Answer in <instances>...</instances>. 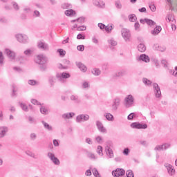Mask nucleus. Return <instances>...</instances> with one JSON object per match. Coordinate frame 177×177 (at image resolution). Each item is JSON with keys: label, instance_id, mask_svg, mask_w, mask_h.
Masks as SVG:
<instances>
[{"label": "nucleus", "instance_id": "f257e3e1", "mask_svg": "<svg viewBox=\"0 0 177 177\" xmlns=\"http://www.w3.org/2000/svg\"><path fill=\"white\" fill-rule=\"evenodd\" d=\"M133 100L134 99L132 95H127L124 100V107H126L127 109H129V107H132V106L133 105Z\"/></svg>", "mask_w": 177, "mask_h": 177}, {"label": "nucleus", "instance_id": "f03ea898", "mask_svg": "<svg viewBox=\"0 0 177 177\" xmlns=\"http://www.w3.org/2000/svg\"><path fill=\"white\" fill-rule=\"evenodd\" d=\"M15 38L20 44H27L28 42V37L24 34H17L15 35Z\"/></svg>", "mask_w": 177, "mask_h": 177}, {"label": "nucleus", "instance_id": "7ed1b4c3", "mask_svg": "<svg viewBox=\"0 0 177 177\" xmlns=\"http://www.w3.org/2000/svg\"><path fill=\"white\" fill-rule=\"evenodd\" d=\"M89 120V115L80 114L76 117V122L81 124V122H85V121Z\"/></svg>", "mask_w": 177, "mask_h": 177}, {"label": "nucleus", "instance_id": "20e7f679", "mask_svg": "<svg viewBox=\"0 0 177 177\" xmlns=\"http://www.w3.org/2000/svg\"><path fill=\"white\" fill-rule=\"evenodd\" d=\"M47 62L48 58H46L44 55H37L35 59V62L37 64H46Z\"/></svg>", "mask_w": 177, "mask_h": 177}, {"label": "nucleus", "instance_id": "39448f33", "mask_svg": "<svg viewBox=\"0 0 177 177\" xmlns=\"http://www.w3.org/2000/svg\"><path fill=\"white\" fill-rule=\"evenodd\" d=\"M131 127L133 129H147V124H142V123H139V122H133V123H131Z\"/></svg>", "mask_w": 177, "mask_h": 177}, {"label": "nucleus", "instance_id": "423d86ee", "mask_svg": "<svg viewBox=\"0 0 177 177\" xmlns=\"http://www.w3.org/2000/svg\"><path fill=\"white\" fill-rule=\"evenodd\" d=\"M122 37L124 38V41H130L131 39V32L129 30L123 28L122 29Z\"/></svg>", "mask_w": 177, "mask_h": 177}, {"label": "nucleus", "instance_id": "0eeeda50", "mask_svg": "<svg viewBox=\"0 0 177 177\" xmlns=\"http://www.w3.org/2000/svg\"><path fill=\"white\" fill-rule=\"evenodd\" d=\"M112 175L115 177L124 176L125 175V170L124 169H116L112 171Z\"/></svg>", "mask_w": 177, "mask_h": 177}, {"label": "nucleus", "instance_id": "6e6552de", "mask_svg": "<svg viewBox=\"0 0 177 177\" xmlns=\"http://www.w3.org/2000/svg\"><path fill=\"white\" fill-rule=\"evenodd\" d=\"M7 132H9V128L6 126H0V139L5 138Z\"/></svg>", "mask_w": 177, "mask_h": 177}, {"label": "nucleus", "instance_id": "1a4fd4ad", "mask_svg": "<svg viewBox=\"0 0 177 177\" xmlns=\"http://www.w3.org/2000/svg\"><path fill=\"white\" fill-rule=\"evenodd\" d=\"M138 62H145V63H150V57L146 54H142L137 57Z\"/></svg>", "mask_w": 177, "mask_h": 177}, {"label": "nucleus", "instance_id": "9d476101", "mask_svg": "<svg viewBox=\"0 0 177 177\" xmlns=\"http://www.w3.org/2000/svg\"><path fill=\"white\" fill-rule=\"evenodd\" d=\"M8 59L13 62V60H15L16 59V53L15 52L10 50V49L6 48L5 50Z\"/></svg>", "mask_w": 177, "mask_h": 177}, {"label": "nucleus", "instance_id": "9b49d317", "mask_svg": "<svg viewBox=\"0 0 177 177\" xmlns=\"http://www.w3.org/2000/svg\"><path fill=\"white\" fill-rule=\"evenodd\" d=\"M56 78L59 80V81H63V80L70 78V73H57Z\"/></svg>", "mask_w": 177, "mask_h": 177}, {"label": "nucleus", "instance_id": "f8f14e48", "mask_svg": "<svg viewBox=\"0 0 177 177\" xmlns=\"http://www.w3.org/2000/svg\"><path fill=\"white\" fill-rule=\"evenodd\" d=\"M165 167L167 168L169 175H171V176L175 175V169L174 168V166L169 163H165Z\"/></svg>", "mask_w": 177, "mask_h": 177}, {"label": "nucleus", "instance_id": "ddd939ff", "mask_svg": "<svg viewBox=\"0 0 177 177\" xmlns=\"http://www.w3.org/2000/svg\"><path fill=\"white\" fill-rule=\"evenodd\" d=\"M96 127L100 132H102V133H106L107 132V130L104 128V126H103V123L99 120L96 121Z\"/></svg>", "mask_w": 177, "mask_h": 177}, {"label": "nucleus", "instance_id": "4468645a", "mask_svg": "<svg viewBox=\"0 0 177 177\" xmlns=\"http://www.w3.org/2000/svg\"><path fill=\"white\" fill-rule=\"evenodd\" d=\"M167 1L171 11L177 10V0H167Z\"/></svg>", "mask_w": 177, "mask_h": 177}, {"label": "nucleus", "instance_id": "2eb2a0df", "mask_svg": "<svg viewBox=\"0 0 177 177\" xmlns=\"http://www.w3.org/2000/svg\"><path fill=\"white\" fill-rule=\"evenodd\" d=\"M120 99L119 98H115L113 100V104H112V111H117L118 109V107L120 106Z\"/></svg>", "mask_w": 177, "mask_h": 177}, {"label": "nucleus", "instance_id": "dca6fc26", "mask_svg": "<svg viewBox=\"0 0 177 177\" xmlns=\"http://www.w3.org/2000/svg\"><path fill=\"white\" fill-rule=\"evenodd\" d=\"M105 151L109 157V158H114V153L113 152V149H111V147L109 145H106L105 147Z\"/></svg>", "mask_w": 177, "mask_h": 177}, {"label": "nucleus", "instance_id": "f3484780", "mask_svg": "<svg viewBox=\"0 0 177 177\" xmlns=\"http://www.w3.org/2000/svg\"><path fill=\"white\" fill-rule=\"evenodd\" d=\"M39 49H42L43 50H49V46L48 44L40 41L37 45Z\"/></svg>", "mask_w": 177, "mask_h": 177}, {"label": "nucleus", "instance_id": "a211bd4d", "mask_svg": "<svg viewBox=\"0 0 177 177\" xmlns=\"http://www.w3.org/2000/svg\"><path fill=\"white\" fill-rule=\"evenodd\" d=\"M75 115V113L73 112L66 113L62 115V118L63 120H70V118H73Z\"/></svg>", "mask_w": 177, "mask_h": 177}, {"label": "nucleus", "instance_id": "6ab92c4d", "mask_svg": "<svg viewBox=\"0 0 177 177\" xmlns=\"http://www.w3.org/2000/svg\"><path fill=\"white\" fill-rule=\"evenodd\" d=\"M155 50H158L159 52H165L167 48L164 46H160L159 44H155L153 46Z\"/></svg>", "mask_w": 177, "mask_h": 177}, {"label": "nucleus", "instance_id": "aec40b11", "mask_svg": "<svg viewBox=\"0 0 177 177\" xmlns=\"http://www.w3.org/2000/svg\"><path fill=\"white\" fill-rule=\"evenodd\" d=\"M76 66H77L80 71H82L83 73H86V70H88V68H86V66H85V65L81 62H77Z\"/></svg>", "mask_w": 177, "mask_h": 177}, {"label": "nucleus", "instance_id": "412c9836", "mask_svg": "<svg viewBox=\"0 0 177 177\" xmlns=\"http://www.w3.org/2000/svg\"><path fill=\"white\" fill-rule=\"evenodd\" d=\"M161 30H162L161 26H158L153 30L151 31V33L152 34V35H157L158 34H160Z\"/></svg>", "mask_w": 177, "mask_h": 177}, {"label": "nucleus", "instance_id": "4be33fe9", "mask_svg": "<svg viewBox=\"0 0 177 177\" xmlns=\"http://www.w3.org/2000/svg\"><path fill=\"white\" fill-rule=\"evenodd\" d=\"M91 73L92 74H93V75H95V77H97L99 75H100V74H102V71H100V69L97 68H94L91 70Z\"/></svg>", "mask_w": 177, "mask_h": 177}, {"label": "nucleus", "instance_id": "5701e85b", "mask_svg": "<svg viewBox=\"0 0 177 177\" xmlns=\"http://www.w3.org/2000/svg\"><path fill=\"white\" fill-rule=\"evenodd\" d=\"M41 124H43L44 127L45 128V129H47V131H53V127H52V126H50L46 122L42 120Z\"/></svg>", "mask_w": 177, "mask_h": 177}, {"label": "nucleus", "instance_id": "b1692460", "mask_svg": "<svg viewBox=\"0 0 177 177\" xmlns=\"http://www.w3.org/2000/svg\"><path fill=\"white\" fill-rule=\"evenodd\" d=\"M17 60H18L21 64H24V63L27 62V57L23 55H20L17 58Z\"/></svg>", "mask_w": 177, "mask_h": 177}, {"label": "nucleus", "instance_id": "393cba45", "mask_svg": "<svg viewBox=\"0 0 177 177\" xmlns=\"http://www.w3.org/2000/svg\"><path fill=\"white\" fill-rule=\"evenodd\" d=\"M40 113L44 115H48V114H49V110H48L44 106H41L40 107Z\"/></svg>", "mask_w": 177, "mask_h": 177}, {"label": "nucleus", "instance_id": "a878e982", "mask_svg": "<svg viewBox=\"0 0 177 177\" xmlns=\"http://www.w3.org/2000/svg\"><path fill=\"white\" fill-rule=\"evenodd\" d=\"M56 81H57V79H56V77L55 76H50L48 78V82L50 85H51V86H53V85L56 84Z\"/></svg>", "mask_w": 177, "mask_h": 177}, {"label": "nucleus", "instance_id": "bb28decb", "mask_svg": "<svg viewBox=\"0 0 177 177\" xmlns=\"http://www.w3.org/2000/svg\"><path fill=\"white\" fill-rule=\"evenodd\" d=\"M19 104L21 109H22V110H23L24 111H26V112H28V106H27L26 104L23 103V102H19Z\"/></svg>", "mask_w": 177, "mask_h": 177}, {"label": "nucleus", "instance_id": "cd10ccee", "mask_svg": "<svg viewBox=\"0 0 177 177\" xmlns=\"http://www.w3.org/2000/svg\"><path fill=\"white\" fill-rule=\"evenodd\" d=\"M26 154L29 157H32V158H34L35 160H37V158H38V156L35 153H34V152L28 151L26 152Z\"/></svg>", "mask_w": 177, "mask_h": 177}, {"label": "nucleus", "instance_id": "c85d7f7f", "mask_svg": "<svg viewBox=\"0 0 177 177\" xmlns=\"http://www.w3.org/2000/svg\"><path fill=\"white\" fill-rule=\"evenodd\" d=\"M145 23H147L148 26H150V27H153V26H156V22H154V21L149 19H145Z\"/></svg>", "mask_w": 177, "mask_h": 177}, {"label": "nucleus", "instance_id": "c756f323", "mask_svg": "<svg viewBox=\"0 0 177 177\" xmlns=\"http://www.w3.org/2000/svg\"><path fill=\"white\" fill-rule=\"evenodd\" d=\"M124 75H127V70L122 69L118 72L117 77H124Z\"/></svg>", "mask_w": 177, "mask_h": 177}, {"label": "nucleus", "instance_id": "7c9ffc66", "mask_svg": "<svg viewBox=\"0 0 177 177\" xmlns=\"http://www.w3.org/2000/svg\"><path fill=\"white\" fill-rule=\"evenodd\" d=\"M138 49L139 52L143 53L146 50V46L143 44H140L138 46Z\"/></svg>", "mask_w": 177, "mask_h": 177}, {"label": "nucleus", "instance_id": "2f4dec72", "mask_svg": "<svg viewBox=\"0 0 177 177\" xmlns=\"http://www.w3.org/2000/svg\"><path fill=\"white\" fill-rule=\"evenodd\" d=\"M142 82L147 86H150V85H151V84H152V82L149 79H147L146 77L142 78Z\"/></svg>", "mask_w": 177, "mask_h": 177}, {"label": "nucleus", "instance_id": "473e14b6", "mask_svg": "<svg viewBox=\"0 0 177 177\" xmlns=\"http://www.w3.org/2000/svg\"><path fill=\"white\" fill-rule=\"evenodd\" d=\"M40 71H46L48 65L46 64H39Z\"/></svg>", "mask_w": 177, "mask_h": 177}, {"label": "nucleus", "instance_id": "72a5a7b5", "mask_svg": "<svg viewBox=\"0 0 177 177\" xmlns=\"http://www.w3.org/2000/svg\"><path fill=\"white\" fill-rule=\"evenodd\" d=\"M105 117L108 121H114V116L110 113H106Z\"/></svg>", "mask_w": 177, "mask_h": 177}, {"label": "nucleus", "instance_id": "f704fd0d", "mask_svg": "<svg viewBox=\"0 0 177 177\" xmlns=\"http://www.w3.org/2000/svg\"><path fill=\"white\" fill-rule=\"evenodd\" d=\"M97 153L99 156H103V147L98 145L97 147Z\"/></svg>", "mask_w": 177, "mask_h": 177}, {"label": "nucleus", "instance_id": "c9c22d12", "mask_svg": "<svg viewBox=\"0 0 177 177\" xmlns=\"http://www.w3.org/2000/svg\"><path fill=\"white\" fill-rule=\"evenodd\" d=\"M70 99H71V100L75 102V103H80V102L78 99V96H77V95H72L70 97Z\"/></svg>", "mask_w": 177, "mask_h": 177}, {"label": "nucleus", "instance_id": "e433bc0d", "mask_svg": "<svg viewBox=\"0 0 177 177\" xmlns=\"http://www.w3.org/2000/svg\"><path fill=\"white\" fill-rule=\"evenodd\" d=\"M28 83L29 85H32V86H34V85H39V82L38 81H36V80H30L28 81Z\"/></svg>", "mask_w": 177, "mask_h": 177}, {"label": "nucleus", "instance_id": "4c0bfd02", "mask_svg": "<svg viewBox=\"0 0 177 177\" xmlns=\"http://www.w3.org/2000/svg\"><path fill=\"white\" fill-rule=\"evenodd\" d=\"M155 96H156V99H160V97H161V90L160 89L155 90Z\"/></svg>", "mask_w": 177, "mask_h": 177}, {"label": "nucleus", "instance_id": "58836bf2", "mask_svg": "<svg viewBox=\"0 0 177 177\" xmlns=\"http://www.w3.org/2000/svg\"><path fill=\"white\" fill-rule=\"evenodd\" d=\"M74 13H75V11L73 10H66L65 11V15L66 16H73V15H74Z\"/></svg>", "mask_w": 177, "mask_h": 177}, {"label": "nucleus", "instance_id": "ea45409f", "mask_svg": "<svg viewBox=\"0 0 177 177\" xmlns=\"http://www.w3.org/2000/svg\"><path fill=\"white\" fill-rule=\"evenodd\" d=\"M129 19L130 21L133 23L135 21H136V15H135V14L130 15L129 16Z\"/></svg>", "mask_w": 177, "mask_h": 177}, {"label": "nucleus", "instance_id": "a19ab883", "mask_svg": "<svg viewBox=\"0 0 177 177\" xmlns=\"http://www.w3.org/2000/svg\"><path fill=\"white\" fill-rule=\"evenodd\" d=\"M76 21L77 23H79V24H84V23H85V17H81L77 19Z\"/></svg>", "mask_w": 177, "mask_h": 177}, {"label": "nucleus", "instance_id": "79ce46f5", "mask_svg": "<svg viewBox=\"0 0 177 177\" xmlns=\"http://www.w3.org/2000/svg\"><path fill=\"white\" fill-rule=\"evenodd\" d=\"M113 25L105 26V31H106V32H111V30H113Z\"/></svg>", "mask_w": 177, "mask_h": 177}, {"label": "nucleus", "instance_id": "37998d69", "mask_svg": "<svg viewBox=\"0 0 177 177\" xmlns=\"http://www.w3.org/2000/svg\"><path fill=\"white\" fill-rule=\"evenodd\" d=\"M32 49H28V50H26L24 53V55H26V56H30L32 54Z\"/></svg>", "mask_w": 177, "mask_h": 177}, {"label": "nucleus", "instance_id": "c03bdc74", "mask_svg": "<svg viewBox=\"0 0 177 177\" xmlns=\"http://www.w3.org/2000/svg\"><path fill=\"white\" fill-rule=\"evenodd\" d=\"M47 156L51 161H53V160L56 157L55 156V153H53L52 152H48L47 153Z\"/></svg>", "mask_w": 177, "mask_h": 177}, {"label": "nucleus", "instance_id": "a18cd8bd", "mask_svg": "<svg viewBox=\"0 0 177 177\" xmlns=\"http://www.w3.org/2000/svg\"><path fill=\"white\" fill-rule=\"evenodd\" d=\"M127 177H134L135 175L133 174V171L131 170H128L126 172Z\"/></svg>", "mask_w": 177, "mask_h": 177}, {"label": "nucleus", "instance_id": "49530a36", "mask_svg": "<svg viewBox=\"0 0 177 177\" xmlns=\"http://www.w3.org/2000/svg\"><path fill=\"white\" fill-rule=\"evenodd\" d=\"M52 162H53V164H55V165H60V160H59V159L56 156L53 158Z\"/></svg>", "mask_w": 177, "mask_h": 177}, {"label": "nucleus", "instance_id": "de8ad7c7", "mask_svg": "<svg viewBox=\"0 0 177 177\" xmlns=\"http://www.w3.org/2000/svg\"><path fill=\"white\" fill-rule=\"evenodd\" d=\"M30 102L32 104H35L36 106H41V102H38V100H37L36 99H32Z\"/></svg>", "mask_w": 177, "mask_h": 177}, {"label": "nucleus", "instance_id": "09e8293b", "mask_svg": "<svg viewBox=\"0 0 177 177\" xmlns=\"http://www.w3.org/2000/svg\"><path fill=\"white\" fill-rule=\"evenodd\" d=\"M135 30L136 31H140V24L139 22H136L134 24Z\"/></svg>", "mask_w": 177, "mask_h": 177}, {"label": "nucleus", "instance_id": "8fccbe9b", "mask_svg": "<svg viewBox=\"0 0 177 177\" xmlns=\"http://www.w3.org/2000/svg\"><path fill=\"white\" fill-rule=\"evenodd\" d=\"M163 150H167V149H169L171 147V144L169 143H165L162 145Z\"/></svg>", "mask_w": 177, "mask_h": 177}, {"label": "nucleus", "instance_id": "3c124183", "mask_svg": "<svg viewBox=\"0 0 177 177\" xmlns=\"http://www.w3.org/2000/svg\"><path fill=\"white\" fill-rule=\"evenodd\" d=\"M12 6H13V8L15 10H19L20 9V7L19 6V4H17V3L13 1L12 3Z\"/></svg>", "mask_w": 177, "mask_h": 177}, {"label": "nucleus", "instance_id": "603ef678", "mask_svg": "<svg viewBox=\"0 0 177 177\" xmlns=\"http://www.w3.org/2000/svg\"><path fill=\"white\" fill-rule=\"evenodd\" d=\"M108 42H109V45H111V46H117V41H115V40L109 39V40H108Z\"/></svg>", "mask_w": 177, "mask_h": 177}, {"label": "nucleus", "instance_id": "864d4df0", "mask_svg": "<svg viewBox=\"0 0 177 177\" xmlns=\"http://www.w3.org/2000/svg\"><path fill=\"white\" fill-rule=\"evenodd\" d=\"M85 142L87 143V145H93V141L90 138H86Z\"/></svg>", "mask_w": 177, "mask_h": 177}, {"label": "nucleus", "instance_id": "5fc2aeb1", "mask_svg": "<svg viewBox=\"0 0 177 177\" xmlns=\"http://www.w3.org/2000/svg\"><path fill=\"white\" fill-rule=\"evenodd\" d=\"M77 50H80V52H84V50L85 49V46L84 45H79L77 47Z\"/></svg>", "mask_w": 177, "mask_h": 177}, {"label": "nucleus", "instance_id": "6e6d98bb", "mask_svg": "<svg viewBox=\"0 0 177 177\" xmlns=\"http://www.w3.org/2000/svg\"><path fill=\"white\" fill-rule=\"evenodd\" d=\"M34 17H41V12L38 10H35L33 12Z\"/></svg>", "mask_w": 177, "mask_h": 177}, {"label": "nucleus", "instance_id": "4d7b16f0", "mask_svg": "<svg viewBox=\"0 0 177 177\" xmlns=\"http://www.w3.org/2000/svg\"><path fill=\"white\" fill-rule=\"evenodd\" d=\"M154 150L156 151H161V150H164L163 148H162V145H157L155 148H154Z\"/></svg>", "mask_w": 177, "mask_h": 177}, {"label": "nucleus", "instance_id": "13d9d810", "mask_svg": "<svg viewBox=\"0 0 177 177\" xmlns=\"http://www.w3.org/2000/svg\"><path fill=\"white\" fill-rule=\"evenodd\" d=\"M57 52L59 53L60 56H66V51L63 49H58Z\"/></svg>", "mask_w": 177, "mask_h": 177}, {"label": "nucleus", "instance_id": "bf43d9fd", "mask_svg": "<svg viewBox=\"0 0 177 177\" xmlns=\"http://www.w3.org/2000/svg\"><path fill=\"white\" fill-rule=\"evenodd\" d=\"M115 5L118 9H121V8H122V6L121 5V3L120 2V1H115Z\"/></svg>", "mask_w": 177, "mask_h": 177}, {"label": "nucleus", "instance_id": "052dcab7", "mask_svg": "<svg viewBox=\"0 0 177 177\" xmlns=\"http://www.w3.org/2000/svg\"><path fill=\"white\" fill-rule=\"evenodd\" d=\"M63 9H68V8H71V4L65 3L62 5Z\"/></svg>", "mask_w": 177, "mask_h": 177}, {"label": "nucleus", "instance_id": "680f3d73", "mask_svg": "<svg viewBox=\"0 0 177 177\" xmlns=\"http://www.w3.org/2000/svg\"><path fill=\"white\" fill-rule=\"evenodd\" d=\"M93 174L94 176H95V177H100V174H99V171H97V169H93Z\"/></svg>", "mask_w": 177, "mask_h": 177}, {"label": "nucleus", "instance_id": "e2e57ef3", "mask_svg": "<svg viewBox=\"0 0 177 177\" xmlns=\"http://www.w3.org/2000/svg\"><path fill=\"white\" fill-rule=\"evenodd\" d=\"M88 158H91V160H95L96 159V156H95V154H93L92 153H88Z\"/></svg>", "mask_w": 177, "mask_h": 177}, {"label": "nucleus", "instance_id": "0e129e2a", "mask_svg": "<svg viewBox=\"0 0 177 177\" xmlns=\"http://www.w3.org/2000/svg\"><path fill=\"white\" fill-rule=\"evenodd\" d=\"M30 138L31 140H35V139H37V134H35V133H32L30 135Z\"/></svg>", "mask_w": 177, "mask_h": 177}, {"label": "nucleus", "instance_id": "69168bd1", "mask_svg": "<svg viewBox=\"0 0 177 177\" xmlns=\"http://www.w3.org/2000/svg\"><path fill=\"white\" fill-rule=\"evenodd\" d=\"M85 30H86V27L85 26L77 27V31H85Z\"/></svg>", "mask_w": 177, "mask_h": 177}, {"label": "nucleus", "instance_id": "338daca9", "mask_svg": "<svg viewBox=\"0 0 177 177\" xmlns=\"http://www.w3.org/2000/svg\"><path fill=\"white\" fill-rule=\"evenodd\" d=\"M11 96L12 97H15L16 96H17V90L13 89L12 91Z\"/></svg>", "mask_w": 177, "mask_h": 177}, {"label": "nucleus", "instance_id": "774afa93", "mask_svg": "<svg viewBox=\"0 0 177 177\" xmlns=\"http://www.w3.org/2000/svg\"><path fill=\"white\" fill-rule=\"evenodd\" d=\"M77 39H85V35H82L81 33L78 34L77 36Z\"/></svg>", "mask_w": 177, "mask_h": 177}]
</instances>
